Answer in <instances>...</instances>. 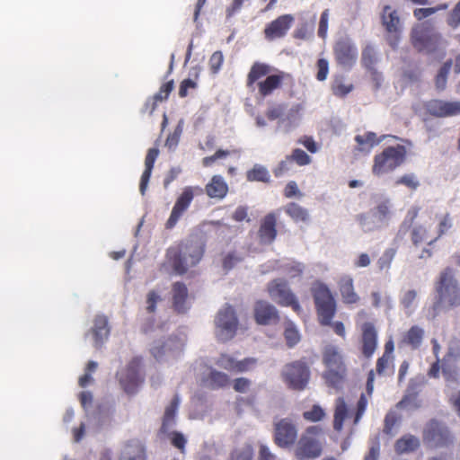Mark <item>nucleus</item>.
<instances>
[{
	"mask_svg": "<svg viewBox=\"0 0 460 460\" xmlns=\"http://www.w3.org/2000/svg\"><path fill=\"white\" fill-rule=\"evenodd\" d=\"M228 185L221 175H214L205 186L206 194L211 199H223L228 193ZM203 189L199 186H187L176 199L171 215L166 221L167 229L173 228L180 218L190 208L195 194H201Z\"/></svg>",
	"mask_w": 460,
	"mask_h": 460,
	"instance_id": "1",
	"label": "nucleus"
},
{
	"mask_svg": "<svg viewBox=\"0 0 460 460\" xmlns=\"http://www.w3.org/2000/svg\"><path fill=\"white\" fill-rule=\"evenodd\" d=\"M284 83H294L293 76L284 71L279 70L263 62H254L246 77V86L254 89L256 85L258 93L265 98L271 95L276 90L282 87Z\"/></svg>",
	"mask_w": 460,
	"mask_h": 460,
	"instance_id": "2",
	"label": "nucleus"
},
{
	"mask_svg": "<svg viewBox=\"0 0 460 460\" xmlns=\"http://www.w3.org/2000/svg\"><path fill=\"white\" fill-rule=\"evenodd\" d=\"M205 245L198 240H186L167 251V260L177 275L185 274L202 259Z\"/></svg>",
	"mask_w": 460,
	"mask_h": 460,
	"instance_id": "3",
	"label": "nucleus"
},
{
	"mask_svg": "<svg viewBox=\"0 0 460 460\" xmlns=\"http://www.w3.org/2000/svg\"><path fill=\"white\" fill-rule=\"evenodd\" d=\"M322 362L325 367L323 376L328 386L340 389L347 377V365L341 349L327 344L322 349Z\"/></svg>",
	"mask_w": 460,
	"mask_h": 460,
	"instance_id": "4",
	"label": "nucleus"
},
{
	"mask_svg": "<svg viewBox=\"0 0 460 460\" xmlns=\"http://www.w3.org/2000/svg\"><path fill=\"white\" fill-rule=\"evenodd\" d=\"M421 440L428 449H447L455 445L456 436L446 422L431 419L422 428Z\"/></svg>",
	"mask_w": 460,
	"mask_h": 460,
	"instance_id": "5",
	"label": "nucleus"
},
{
	"mask_svg": "<svg viewBox=\"0 0 460 460\" xmlns=\"http://www.w3.org/2000/svg\"><path fill=\"white\" fill-rule=\"evenodd\" d=\"M310 292L319 323L330 325L337 312V303L331 289L325 283L315 280L311 285Z\"/></svg>",
	"mask_w": 460,
	"mask_h": 460,
	"instance_id": "6",
	"label": "nucleus"
},
{
	"mask_svg": "<svg viewBox=\"0 0 460 460\" xmlns=\"http://www.w3.org/2000/svg\"><path fill=\"white\" fill-rule=\"evenodd\" d=\"M411 39L413 47L420 52L433 54L441 49L440 58L446 55L445 47L447 42L439 32L433 31L430 24L422 23L413 28Z\"/></svg>",
	"mask_w": 460,
	"mask_h": 460,
	"instance_id": "7",
	"label": "nucleus"
},
{
	"mask_svg": "<svg viewBox=\"0 0 460 460\" xmlns=\"http://www.w3.org/2000/svg\"><path fill=\"white\" fill-rule=\"evenodd\" d=\"M323 429L321 426H309L300 436L295 456L297 460L318 458L323 453Z\"/></svg>",
	"mask_w": 460,
	"mask_h": 460,
	"instance_id": "8",
	"label": "nucleus"
},
{
	"mask_svg": "<svg viewBox=\"0 0 460 460\" xmlns=\"http://www.w3.org/2000/svg\"><path fill=\"white\" fill-rule=\"evenodd\" d=\"M407 149L402 145L389 146L374 156L372 172L381 176L394 172L404 164Z\"/></svg>",
	"mask_w": 460,
	"mask_h": 460,
	"instance_id": "9",
	"label": "nucleus"
},
{
	"mask_svg": "<svg viewBox=\"0 0 460 460\" xmlns=\"http://www.w3.org/2000/svg\"><path fill=\"white\" fill-rule=\"evenodd\" d=\"M281 376L289 388L302 391L309 383L311 371L307 361L303 358L286 364Z\"/></svg>",
	"mask_w": 460,
	"mask_h": 460,
	"instance_id": "10",
	"label": "nucleus"
},
{
	"mask_svg": "<svg viewBox=\"0 0 460 460\" xmlns=\"http://www.w3.org/2000/svg\"><path fill=\"white\" fill-rule=\"evenodd\" d=\"M439 302H446L450 307L460 305V287L455 279L453 269L447 267L439 275L436 284Z\"/></svg>",
	"mask_w": 460,
	"mask_h": 460,
	"instance_id": "11",
	"label": "nucleus"
},
{
	"mask_svg": "<svg viewBox=\"0 0 460 460\" xmlns=\"http://www.w3.org/2000/svg\"><path fill=\"white\" fill-rule=\"evenodd\" d=\"M142 358H133L117 376L124 392L128 394H135L145 381V376L141 373Z\"/></svg>",
	"mask_w": 460,
	"mask_h": 460,
	"instance_id": "12",
	"label": "nucleus"
},
{
	"mask_svg": "<svg viewBox=\"0 0 460 460\" xmlns=\"http://www.w3.org/2000/svg\"><path fill=\"white\" fill-rule=\"evenodd\" d=\"M215 333L220 341L233 339L238 328V318L234 307L226 304L218 311L215 318Z\"/></svg>",
	"mask_w": 460,
	"mask_h": 460,
	"instance_id": "13",
	"label": "nucleus"
},
{
	"mask_svg": "<svg viewBox=\"0 0 460 460\" xmlns=\"http://www.w3.org/2000/svg\"><path fill=\"white\" fill-rule=\"evenodd\" d=\"M270 297L282 306H290L296 313L301 312V306L288 283L282 279L271 280L267 286Z\"/></svg>",
	"mask_w": 460,
	"mask_h": 460,
	"instance_id": "14",
	"label": "nucleus"
},
{
	"mask_svg": "<svg viewBox=\"0 0 460 460\" xmlns=\"http://www.w3.org/2000/svg\"><path fill=\"white\" fill-rule=\"evenodd\" d=\"M460 341H453L441 360L440 369L447 382L456 383L460 375Z\"/></svg>",
	"mask_w": 460,
	"mask_h": 460,
	"instance_id": "15",
	"label": "nucleus"
},
{
	"mask_svg": "<svg viewBox=\"0 0 460 460\" xmlns=\"http://www.w3.org/2000/svg\"><path fill=\"white\" fill-rule=\"evenodd\" d=\"M381 21L387 32L386 40L393 49H395L402 31L397 11L393 10L390 5H385L381 13Z\"/></svg>",
	"mask_w": 460,
	"mask_h": 460,
	"instance_id": "16",
	"label": "nucleus"
},
{
	"mask_svg": "<svg viewBox=\"0 0 460 460\" xmlns=\"http://www.w3.org/2000/svg\"><path fill=\"white\" fill-rule=\"evenodd\" d=\"M333 54L337 64L344 68H351L358 59V49L346 38L334 43Z\"/></svg>",
	"mask_w": 460,
	"mask_h": 460,
	"instance_id": "17",
	"label": "nucleus"
},
{
	"mask_svg": "<svg viewBox=\"0 0 460 460\" xmlns=\"http://www.w3.org/2000/svg\"><path fill=\"white\" fill-rule=\"evenodd\" d=\"M426 111L436 118H447L460 115V101L432 99L424 104Z\"/></svg>",
	"mask_w": 460,
	"mask_h": 460,
	"instance_id": "18",
	"label": "nucleus"
},
{
	"mask_svg": "<svg viewBox=\"0 0 460 460\" xmlns=\"http://www.w3.org/2000/svg\"><path fill=\"white\" fill-rule=\"evenodd\" d=\"M216 365L230 373H243L252 370L257 364L254 358H245L237 360L232 355L221 353L215 361Z\"/></svg>",
	"mask_w": 460,
	"mask_h": 460,
	"instance_id": "19",
	"label": "nucleus"
},
{
	"mask_svg": "<svg viewBox=\"0 0 460 460\" xmlns=\"http://www.w3.org/2000/svg\"><path fill=\"white\" fill-rule=\"evenodd\" d=\"M297 438V429L291 420L282 419L275 424L274 441L280 447L292 446Z\"/></svg>",
	"mask_w": 460,
	"mask_h": 460,
	"instance_id": "20",
	"label": "nucleus"
},
{
	"mask_svg": "<svg viewBox=\"0 0 460 460\" xmlns=\"http://www.w3.org/2000/svg\"><path fill=\"white\" fill-rule=\"evenodd\" d=\"M294 17L291 14H283L266 25L263 33L267 40L272 41L283 38L292 26Z\"/></svg>",
	"mask_w": 460,
	"mask_h": 460,
	"instance_id": "21",
	"label": "nucleus"
},
{
	"mask_svg": "<svg viewBox=\"0 0 460 460\" xmlns=\"http://www.w3.org/2000/svg\"><path fill=\"white\" fill-rule=\"evenodd\" d=\"M361 353L370 358L377 348V331L372 322L364 323L361 327Z\"/></svg>",
	"mask_w": 460,
	"mask_h": 460,
	"instance_id": "22",
	"label": "nucleus"
},
{
	"mask_svg": "<svg viewBox=\"0 0 460 460\" xmlns=\"http://www.w3.org/2000/svg\"><path fill=\"white\" fill-rule=\"evenodd\" d=\"M278 234L277 231V216L275 213H268L261 220L258 229V238L261 244H271Z\"/></svg>",
	"mask_w": 460,
	"mask_h": 460,
	"instance_id": "23",
	"label": "nucleus"
},
{
	"mask_svg": "<svg viewBox=\"0 0 460 460\" xmlns=\"http://www.w3.org/2000/svg\"><path fill=\"white\" fill-rule=\"evenodd\" d=\"M254 319L258 324L268 325L279 320L275 306L264 300H258L253 308Z\"/></svg>",
	"mask_w": 460,
	"mask_h": 460,
	"instance_id": "24",
	"label": "nucleus"
},
{
	"mask_svg": "<svg viewBox=\"0 0 460 460\" xmlns=\"http://www.w3.org/2000/svg\"><path fill=\"white\" fill-rule=\"evenodd\" d=\"M337 285L345 305H356L360 301V296L355 290L354 279L350 275L341 276Z\"/></svg>",
	"mask_w": 460,
	"mask_h": 460,
	"instance_id": "25",
	"label": "nucleus"
},
{
	"mask_svg": "<svg viewBox=\"0 0 460 460\" xmlns=\"http://www.w3.org/2000/svg\"><path fill=\"white\" fill-rule=\"evenodd\" d=\"M94 340V347L101 349L110 335L108 318L105 315H96L93 321V327L91 330Z\"/></svg>",
	"mask_w": 460,
	"mask_h": 460,
	"instance_id": "26",
	"label": "nucleus"
},
{
	"mask_svg": "<svg viewBox=\"0 0 460 460\" xmlns=\"http://www.w3.org/2000/svg\"><path fill=\"white\" fill-rule=\"evenodd\" d=\"M393 215V204L389 199H383L377 201L372 209V217L376 220L380 227L388 226Z\"/></svg>",
	"mask_w": 460,
	"mask_h": 460,
	"instance_id": "27",
	"label": "nucleus"
},
{
	"mask_svg": "<svg viewBox=\"0 0 460 460\" xmlns=\"http://www.w3.org/2000/svg\"><path fill=\"white\" fill-rule=\"evenodd\" d=\"M424 334L425 332L421 327L413 325L402 335L399 345L409 347L412 350L419 349L421 346Z\"/></svg>",
	"mask_w": 460,
	"mask_h": 460,
	"instance_id": "28",
	"label": "nucleus"
},
{
	"mask_svg": "<svg viewBox=\"0 0 460 460\" xmlns=\"http://www.w3.org/2000/svg\"><path fill=\"white\" fill-rule=\"evenodd\" d=\"M119 460H146V448L139 439L128 440Z\"/></svg>",
	"mask_w": 460,
	"mask_h": 460,
	"instance_id": "29",
	"label": "nucleus"
},
{
	"mask_svg": "<svg viewBox=\"0 0 460 460\" xmlns=\"http://www.w3.org/2000/svg\"><path fill=\"white\" fill-rule=\"evenodd\" d=\"M159 155V150L156 147L148 149L145 158V170L142 173L139 184V191L145 195L147 185L151 177V173L155 165V162Z\"/></svg>",
	"mask_w": 460,
	"mask_h": 460,
	"instance_id": "30",
	"label": "nucleus"
},
{
	"mask_svg": "<svg viewBox=\"0 0 460 460\" xmlns=\"http://www.w3.org/2000/svg\"><path fill=\"white\" fill-rule=\"evenodd\" d=\"M172 306L178 313H185L187 310L186 301L188 298V288L182 282L173 283L172 288Z\"/></svg>",
	"mask_w": 460,
	"mask_h": 460,
	"instance_id": "31",
	"label": "nucleus"
},
{
	"mask_svg": "<svg viewBox=\"0 0 460 460\" xmlns=\"http://www.w3.org/2000/svg\"><path fill=\"white\" fill-rule=\"evenodd\" d=\"M180 399L178 395H175L171 401L170 404L166 406L162 420V425L160 431L164 434L169 432V430L175 425L176 413L179 407Z\"/></svg>",
	"mask_w": 460,
	"mask_h": 460,
	"instance_id": "32",
	"label": "nucleus"
},
{
	"mask_svg": "<svg viewBox=\"0 0 460 460\" xmlns=\"http://www.w3.org/2000/svg\"><path fill=\"white\" fill-rule=\"evenodd\" d=\"M420 446V439L411 434H406L396 440L394 450L397 454L411 453Z\"/></svg>",
	"mask_w": 460,
	"mask_h": 460,
	"instance_id": "33",
	"label": "nucleus"
},
{
	"mask_svg": "<svg viewBox=\"0 0 460 460\" xmlns=\"http://www.w3.org/2000/svg\"><path fill=\"white\" fill-rule=\"evenodd\" d=\"M174 88V81L169 80L163 84L159 91L152 97L151 101H148L146 103V108L148 109L150 107V113H153L156 109L158 102L163 101H166L169 98L170 93Z\"/></svg>",
	"mask_w": 460,
	"mask_h": 460,
	"instance_id": "34",
	"label": "nucleus"
},
{
	"mask_svg": "<svg viewBox=\"0 0 460 460\" xmlns=\"http://www.w3.org/2000/svg\"><path fill=\"white\" fill-rule=\"evenodd\" d=\"M411 240L415 246H419L424 243L431 245L438 240V237L431 236L429 230L425 226L418 225L415 226L411 231Z\"/></svg>",
	"mask_w": 460,
	"mask_h": 460,
	"instance_id": "35",
	"label": "nucleus"
},
{
	"mask_svg": "<svg viewBox=\"0 0 460 460\" xmlns=\"http://www.w3.org/2000/svg\"><path fill=\"white\" fill-rule=\"evenodd\" d=\"M348 416V407L344 398L339 397L336 400V405L334 410V419H333V429L336 431H341L343 428V423L345 419Z\"/></svg>",
	"mask_w": 460,
	"mask_h": 460,
	"instance_id": "36",
	"label": "nucleus"
},
{
	"mask_svg": "<svg viewBox=\"0 0 460 460\" xmlns=\"http://www.w3.org/2000/svg\"><path fill=\"white\" fill-rule=\"evenodd\" d=\"M205 381L208 383V387L219 389L227 386L230 383V378L226 373L212 369Z\"/></svg>",
	"mask_w": 460,
	"mask_h": 460,
	"instance_id": "37",
	"label": "nucleus"
},
{
	"mask_svg": "<svg viewBox=\"0 0 460 460\" xmlns=\"http://www.w3.org/2000/svg\"><path fill=\"white\" fill-rule=\"evenodd\" d=\"M285 212L296 222H305L309 217L307 210L295 202L288 203Z\"/></svg>",
	"mask_w": 460,
	"mask_h": 460,
	"instance_id": "38",
	"label": "nucleus"
},
{
	"mask_svg": "<svg viewBox=\"0 0 460 460\" xmlns=\"http://www.w3.org/2000/svg\"><path fill=\"white\" fill-rule=\"evenodd\" d=\"M377 60V54L375 48L371 45H367L361 53L362 66L368 71H373Z\"/></svg>",
	"mask_w": 460,
	"mask_h": 460,
	"instance_id": "39",
	"label": "nucleus"
},
{
	"mask_svg": "<svg viewBox=\"0 0 460 460\" xmlns=\"http://www.w3.org/2000/svg\"><path fill=\"white\" fill-rule=\"evenodd\" d=\"M246 178L249 181L270 182V175L264 166L255 164L247 172Z\"/></svg>",
	"mask_w": 460,
	"mask_h": 460,
	"instance_id": "40",
	"label": "nucleus"
},
{
	"mask_svg": "<svg viewBox=\"0 0 460 460\" xmlns=\"http://www.w3.org/2000/svg\"><path fill=\"white\" fill-rule=\"evenodd\" d=\"M395 248H387L376 261V266L380 271H387L391 268L392 262L396 255Z\"/></svg>",
	"mask_w": 460,
	"mask_h": 460,
	"instance_id": "41",
	"label": "nucleus"
},
{
	"mask_svg": "<svg viewBox=\"0 0 460 460\" xmlns=\"http://www.w3.org/2000/svg\"><path fill=\"white\" fill-rule=\"evenodd\" d=\"M385 136H382L380 138H377L376 134L375 132H367L364 135H357L355 137V141L358 146H361L360 149H363V146L367 145L369 147H373L376 145H378L385 139Z\"/></svg>",
	"mask_w": 460,
	"mask_h": 460,
	"instance_id": "42",
	"label": "nucleus"
},
{
	"mask_svg": "<svg viewBox=\"0 0 460 460\" xmlns=\"http://www.w3.org/2000/svg\"><path fill=\"white\" fill-rule=\"evenodd\" d=\"M356 220L365 233L373 232L380 228V226L378 223H376V220L374 217H370L366 213L357 215Z\"/></svg>",
	"mask_w": 460,
	"mask_h": 460,
	"instance_id": "43",
	"label": "nucleus"
},
{
	"mask_svg": "<svg viewBox=\"0 0 460 460\" xmlns=\"http://www.w3.org/2000/svg\"><path fill=\"white\" fill-rule=\"evenodd\" d=\"M452 64H453L452 60L449 59V60L446 61L442 65L440 69L438 70V73L435 78V85H436L437 89L444 90L446 88L447 75L451 69Z\"/></svg>",
	"mask_w": 460,
	"mask_h": 460,
	"instance_id": "44",
	"label": "nucleus"
},
{
	"mask_svg": "<svg viewBox=\"0 0 460 460\" xmlns=\"http://www.w3.org/2000/svg\"><path fill=\"white\" fill-rule=\"evenodd\" d=\"M432 351L433 354L436 357V361L430 366L429 371H428V376L430 378H438L439 376L440 373V359H439V351H440V345L437 341V340H432Z\"/></svg>",
	"mask_w": 460,
	"mask_h": 460,
	"instance_id": "45",
	"label": "nucleus"
},
{
	"mask_svg": "<svg viewBox=\"0 0 460 460\" xmlns=\"http://www.w3.org/2000/svg\"><path fill=\"white\" fill-rule=\"evenodd\" d=\"M325 417V412L323 409L318 405L314 404L311 410L303 412V418L311 422H317L322 420Z\"/></svg>",
	"mask_w": 460,
	"mask_h": 460,
	"instance_id": "46",
	"label": "nucleus"
},
{
	"mask_svg": "<svg viewBox=\"0 0 460 460\" xmlns=\"http://www.w3.org/2000/svg\"><path fill=\"white\" fill-rule=\"evenodd\" d=\"M168 437L170 438L171 444L174 447L179 449L181 453H185L187 439L182 433L179 431H172L168 433Z\"/></svg>",
	"mask_w": 460,
	"mask_h": 460,
	"instance_id": "47",
	"label": "nucleus"
},
{
	"mask_svg": "<svg viewBox=\"0 0 460 460\" xmlns=\"http://www.w3.org/2000/svg\"><path fill=\"white\" fill-rule=\"evenodd\" d=\"M447 24L451 29H457L460 26V0L456 4L453 9L447 16Z\"/></svg>",
	"mask_w": 460,
	"mask_h": 460,
	"instance_id": "48",
	"label": "nucleus"
},
{
	"mask_svg": "<svg viewBox=\"0 0 460 460\" xmlns=\"http://www.w3.org/2000/svg\"><path fill=\"white\" fill-rule=\"evenodd\" d=\"M289 157L292 163H296L299 166H305L311 163V157L300 148L294 149Z\"/></svg>",
	"mask_w": 460,
	"mask_h": 460,
	"instance_id": "49",
	"label": "nucleus"
},
{
	"mask_svg": "<svg viewBox=\"0 0 460 460\" xmlns=\"http://www.w3.org/2000/svg\"><path fill=\"white\" fill-rule=\"evenodd\" d=\"M284 337L288 347L292 348L300 341V335L294 326H288L285 329Z\"/></svg>",
	"mask_w": 460,
	"mask_h": 460,
	"instance_id": "50",
	"label": "nucleus"
},
{
	"mask_svg": "<svg viewBox=\"0 0 460 460\" xmlns=\"http://www.w3.org/2000/svg\"><path fill=\"white\" fill-rule=\"evenodd\" d=\"M243 261L235 252H228L222 261L223 269L226 271L232 270L237 263Z\"/></svg>",
	"mask_w": 460,
	"mask_h": 460,
	"instance_id": "51",
	"label": "nucleus"
},
{
	"mask_svg": "<svg viewBox=\"0 0 460 460\" xmlns=\"http://www.w3.org/2000/svg\"><path fill=\"white\" fill-rule=\"evenodd\" d=\"M230 153L228 150L218 149L214 155L204 157L202 159V165L204 167H210L217 160L227 157Z\"/></svg>",
	"mask_w": 460,
	"mask_h": 460,
	"instance_id": "52",
	"label": "nucleus"
},
{
	"mask_svg": "<svg viewBox=\"0 0 460 460\" xmlns=\"http://www.w3.org/2000/svg\"><path fill=\"white\" fill-rule=\"evenodd\" d=\"M393 361H394V357H388V356L382 355V357H380L376 361V373L379 376L384 375L386 372V370L393 365Z\"/></svg>",
	"mask_w": 460,
	"mask_h": 460,
	"instance_id": "53",
	"label": "nucleus"
},
{
	"mask_svg": "<svg viewBox=\"0 0 460 460\" xmlns=\"http://www.w3.org/2000/svg\"><path fill=\"white\" fill-rule=\"evenodd\" d=\"M182 133V126L181 124L177 125L174 128L173 132L171 133L165 141V146L169 149L175 148L180 141L181 135Z\"/></svg>",
	"mask_w": 460,
	"mask_h": 460,
	"instance_id": "54",
	"label": "nucleus"
},
{
	"mask_svg": "<svg viewBox=\"0 0 460 460\" xmlns=\"http://www.w3.org/2000/svg\"><path fill=\"white\" fill-rule=\"evenodd\" d=\"M398 421L399 417L395 412H388L385 418L384 433L390 435Z\"/></svg>",
	"mask_w": 460,
	"mask_h": 460,
	"instance_id": "55",
	"label": "nucleus"
},
{
	"mask_svg": "<svg viewBox=\"0 0 460 460\" xmlns=\"http://www.w3.org/2000/svg\"><path fill=\"white\" fill-rule=\"evenodd\" d=\"M252 450L250 447L234 449L231 454L230 460H252Z\"/></svg>",
	"mask_w": 460,
	"mask_h": 460,
	"instance_id": "56",
	"label": "nucleus"
},
{
	"mask_svg": "<svg viewBox=\"0 0 460 460\" xmlns=\"http://www.w3.org/2000/svg\"><path fill=\"white\" fill-rule=\"evenodd\" d=\"M224 62V56L221 51L214 52L209 58V66L212 73H217Z\"/></svg>",
	"mask_w": 460,
	"mask_h": 460,
	"instance_id": "57",
	"label": "nucleus"
},
{
	"mask_svg": "<svg viewBox=\"0 0 460 460\" xmlns=\"http://www.w3.org/2000/svg\"><path fill=\"white\" fill-rule=\"evenodd\" d=\"M397 185L402 184L411 190H416L420 183L413 174H404L395 181Z\"/></svg>",
	"mask_w": 460,
	"mask_h": 460,
	"instance_id": "58",
	"label": "nucleus"
},
{
	"mask_svg": "<svg viewBox=\"0 0 460 460\" xmlns=\"http://www.w3.org/2000/svg\"><path fill=\"white\" fill-rule=\"evenodd\" d=\"M292 161L289 157V155H287L284 160H282L277 167L273 170V173L276 177H280L287 172H288L291 169L292 166Z\"/></svg>",
	"mask_w": 460,
	"mask_h": 460,
	"instance_id": "59",
	"label": "nucleus"
},
{
	"mask_svg": "<svg viewBox=\"0 0 460 460\" xmlns=\"http://www.w3.org/2000/svg\"><path fill=\"white\" fill-rule=\"evenodd\" d=\"M161 300L160 296L155 290H151L148 292L146 296V311L149 314L155 313L156 308V304Z\"/></svg>",
	"mask_w": 460,
	"mask_h": 460,
	"instance_id": "60",
	"label": "nucleus"
},
{
	"mask_svg": "<svg viewBox=\"0 0 460 460\" xmlns=\"http://www.w3.org/2000/svg\"><path fill=\"white\" fill-rule=\"evenodd\" d=\"M317 75L316 78L318 81H323L326 79L329 72V64L328 61L324 58H319L317 60Z\"/></svg>",
	"mask_w": 460,
	"mask_h": 460,
	"instance_id": "61",
	"label": "nucleus"
},
{
	"mask_svg": "<svg viewBox=\"0 0 460 460\" xmlns=\"http://www.w3.org/2000/svg\"><path fill=\"white\" fill-rule=\"evenodd\" d=\"M452 227L451 218L449 214H446L440 220L438 233L436 237L439 239L446 232H447Z\"/></svg>",
	"mask_w": 460,
	"mask_h": 460,
	"instance_id": "62",
	"label": "nucleus"
},
{
	"mask_svg": "<svg viewBox=\"0 0 460 460\" xmlns=\"http://www.w3.org/2000/svg\"><path fill=\"white\" fill-rule=\"evenodd\" d=\"M196 87L197 84L193 80L190 78L182 80L179 87V96L181 98L186 97L189 93V89H195Z\"/></svg>",
	"mask_w": 460,
	"mask_h": 460,
	"instance_id": "63",
	"label": "nucleus"
},
{
	"mask_svg": "<svg viewBox=\"0 0 460 460\" xmlns=\"http://www.w3.org/2000/svg\"><path fill=\"white\" fill-rule=\"evenodd\" d=\"M251 385V381L246 377H238L234 380L233 387L235 392L244 393Z\"/></svg>",
	"mask_w": 460,
	"mask_h": 460,
	"instance_id": "64",
	"label": "nucleus"
}]
</instances>
